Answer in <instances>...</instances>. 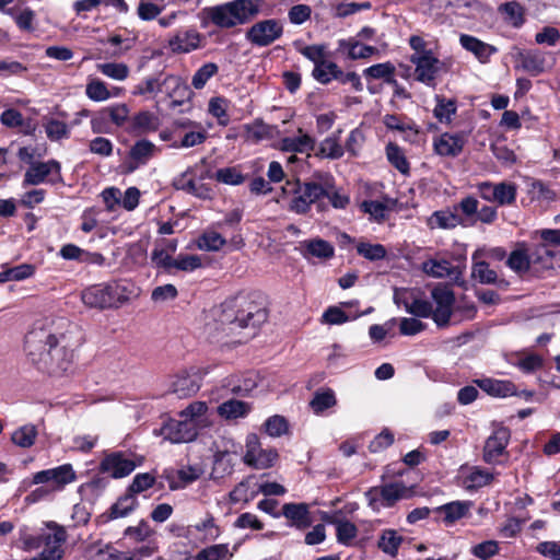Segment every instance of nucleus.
I'll list each match as a JSON object with an SVG mask.
<instances>
[{
  "instance_id": "nucleus-1",
  "label": "nucleus",
  "mask_w": 560,
  "mask_h": 560,
  "mask_svg": "<svg viewBox=\"0 0 560 560\" xmlns=\"http://www.w3.org/2000/svg\"><path fill=\"white\" fill-rule=\"evenodd\" d=\"M139 288L131 281L119 280L91 285L82 291L85 306L97 310L119 308L138 298Z\"/></svg>"
},
{
  "instance_id": "nucleus-2",
  "label": "nucleus",
  "mask_w": 560,
  "mask_h": 560,
  "mask_svg": "<svg viewBox=\"0 0 560 560\" xmlns=\"http://www.w3.org/2000/svg\"><path fill=\"white\" fill-rule=\"evenodd\" d=\"M220 323L234 328L257 327L267 320V312L248 296L238 295L222 304Z\"/></svg>"
},
{
  "instance_id": "nucleus-3",
  "label": "nucleus",
  "mask_w": 560,
  "mask_h": 560,
  "mask_svg": "<svg viewBox=\"0 0 560 560\" xmlns=\"http://www.w3.org/2000/svg\"><path fill=\"white\" fill-rule=\"evenodd\" d=\"M260 10V0H233L205 9L210 22L220 28H232L250 22Z\"/></svg>"
},
{
  "instance_id": "nucleus-4",
  "label": "nucleus",
  "mask_w": 560,
  "mask_h": 560,
  "mask_svg": "<svg viewBox=\"0 0 560 560\" xmlns=\"http://www.w3.org/2000/svg\"><path fill=\"white\" fill-rule=\"evenodd\" d=\"M294 196L289 203V210L298 214H306L312 205H316L318 210H324V195L327 194V186L324 183L315 180L296 182Z\"/></svg>"
},
{
  "instance_id": "nucleus-5",
  "label": "nucleus",
  "mask_w": 560,
  "mask_h": 560,
  "mask_svg": "<svg viewBox=\"0 0 560 560\" xmlns=\"http://www.w3.org/2000/svg\"><path fill=\"white\" fill-rule=\"evenodd\" d=\"M415 486L407 487L401 481L372 487L365 492L369 506L378 512L382 508H392L402 499H410L415 494Z\"/></svg>"
},
{
  "instance_id": "nucleus-6",
  "label": "nucleus",
  "mask_w": 560,
  "mask_h": 560,
  "mask_svg": "<svg viewBox=\"0 0 560 560\" xmlns=\"http://www.w3.org/2000/svg\"><path fill=\"white\" fill-rule=\"evenodd\" d=\"M56 342V335L45 327H36L30 330L24 340V350L30 361L39 369L42 363H47L50 346Z\"/></svg>"
},
{
  "instance_id": "nucleus-7",
  "label": "nucleus",
  "mask_w": 560,
  "mask_h": 560,
  "mask_svg": "<svg viewBox=\"0 0 560 560\" xmlns=\"http://www.w3.org/2000/svg\"><path fill=\"white\" fill-rule=\"evenodd\" d=\"M142 463L143 458L133 454L112 452L101 460L100 471L108 474L114 479H120L129 476Z\"/></svg>"
},
{
  "instance_id": "nucleus-8",
  "label": "nucleus",
  "mask_w": 560,
  "mask_h": 560,
  "mask_svg": "<svg viewBox=\"0 0 560 560\" xmlns=\"http://www.w3.org/2000/svg\"><path fill=\"white\" fill-rule=\"evenodd\" d=\"M61 165L56 160L36 162L26 170L23 178V187L37 186L42 183L51 185L62 183Z\"/></svg>"
},
{
  "instance_id": "nucleus-9",
  "label": "nucleus",
  "mask_w": 560,
  "mask_h": 560,
  "mask_svg": "<svg viewBox=\"0 0 560 560\" xmlns=\"http://www.w3.org/2000/svg\"><path fill=\"white\" fill-rule=\"evenodd\" d=\"M283 34V25L277 19L258 21L245 33V38L254 46L266 47L279 39Z\"/></svg>"
},
{
  "instance_id": "nucleus-10",
  "label": "nucleus",
  "mask_w": 560,
  "mask_h": 560,
  "mask_svg": "<svg viewBox=\"0 0 560 560\" xmlns=\"http://www.w3.org/2000/svg\"><path fill=\"white\" fill-rule=\"evenodd\" d=\"M409 60L415 65V79L429 88H435L443 62L433 52L412 54Z\"/></svg>"
},
{
  "instance_id": "nucleus-11",
  "label": "nucleus",
  "mask_w": 560,
  "mask_h": 560,
  "mask_svg": "<svg viewBox=\"0 0 560 560\" xmlns=\"http://www.w3.org/2000/svg\"><path fill=\"white\" fill-rule=\"evenodd\" d=\"M173 91L174 94L179 93L182 96L190 95L189 89L182 82L179 77L168 74L162 81L158 78H147L140 84L135 86L133 95L156 94L162 91Z\"/></svg>"
},
{
  "instance_id": "nucleus-12",
  "label": "nucleus",
  "mask_w": 560,
  "mask_h": 560,
  "mask_svg": "<svg viewBox=\"0 0 560 560\" xmlns=\"http://www.w3.org/2000/svg\"><path fill=\"white\" fill-rule=\"evenodd\" d=\"M431 298L435 303V308H433V322L441 328L448 326L455 302L453 290L447 285L439 284L432 289Z\"/></svg>"
},
{
  "instance_id": "nucleus-13",
  "label": "nucleus",
  "mask_w": 560,
  "mask_h": 560,
  "mask_svg": "<svg viewBox=\"0 0 560 560\" xmlns=\"http://www.w3.org/2000/svg\"><path fill=\"white\" fill-rule=\"evenodd\" d=\"M77 480V474L71 464L37 471L33 475V485L50 483L54 490L61 491Z\"/></svg>"
},
{
  "instance_id": "nucleus-14",
  "label": "nucleus",
  "mask_w": 560,
  "mask_h": 560,
  "mask_svg": "<svg viewBox=\"0 0 560 560\" xmlns=\"http://www.w3.org/2000/svg\"><path fill=\"white\" fill-rule=\"evenodd\" d=\"M60 338L63 339V336L56 335V342H52L49 350L50 352L47 354L48 361L47 363H42L38 370L49 374H59L69 369L73 353L71 350L67 349L66 346L60 343Z\"/></svg>"
},
{
  "instance_id": "nucleus-15",
  "label": "nucleus",
  "mask_w": 560,
  "mask_h": 560,
  "mask_svg": "<svg viewBox=\"0 0 560 560\" xmlns=\"http://www.w3.org/2000/svg\"><path fill=\"white\" fill-rule=\"evenodd\" d=\"M161 434L171 443H188L198 436V429L196 423L184 418L180 420L170 419L162 427Z\"/></svg>"
},
{
  "instance_id": "nucleus-16",
  "label": "nucleus",
  "mask_w": 560,
  "mask_h": 560,
  "mask_svg": "<svg viewBox=\"0 0 560 560\" xmlns=\"http://www.w3.org/2000/svg\"><path fill=\"white\" fill-rule=\"evenodd\" d=\"M201 34L194 30L177 31L167 40V47L173 54H188L200 47Z\"/></svg>"
},
{
  "instance_id": "nucleus-17",
  "label": "nucleus",
  "mask_w": 560,
  "mask_h": 560,
  "mask_svg": "<svg viewBox=\"0 0 560 560\" xmlns=\"http://www.w3.org/2000/svg\"><path fill=\"white\" fill-rule=\"evenodd\" d=\"M510 441V430L500 427L487 439L483 447V459L488 464H494L504 453Z\"/></svg>"
},
{
  "instance_id": "nucleus-18",
  "label": "nucleus",
  "mask_w": 560,
  "mask_h": 560,
  "mask_svg": "<svg viewBox=\"0 0 560 560\" xmlns=\"http://www.w3.org/2000/svg\"><path fill=\"white\" fill-rule=\"evenodd\" d=\"M516 68H521L530 75H539L546 69L545 54L538 49H520L516 52Z\"/></svg>"
},
{
  "instance_id": "nucleus-19",
  "label": "nucleus",
  "mask_w": 560,
  "mask_h": 560,
  "mask_svg": "<svg viewBox=\"0 0 560 560\" xmlns=\"http://www.w3.org/2000/svg\"><path fill=\"white\" fill-rule=\"evenodd\" d=\"M465 142V133L445 132L434 140L433 147L436 154L455 158L462 153Z\"/></svg>"
},
{
  "instance_id": "nucleus-20",
  "label": "nucleus",
  "mask_w": 560,
  "mask_h": 560,
  "mask_svg": "<svg viewBox=\"0 0 560 560\" xmlns=\"http://www.w3.org/2000/svg\"><path fill=\"white\" fill-rule=\"evenodd\" d=\"M281 514L289 521L290 526L298 529H305L312 525L310 506L306 503H284Z\"/></svg>"
},
{
  "instance_id": "nucleus-21",
  "label": "nucleus",
  "mask_w": 560,
  "mask_h": 560,
  "mask_svg": "<svg viewBox=\"0 0 560 560\" xmlns=\"http://www.w3.org/2000/svg\"><path fill=\"white\" fill-rule=\"evenodd\" d=\"M194 168L188 167L185 172L173 179V187L200 199L209 198L210 189L205 184H197L194 179Z\"/></svg>"
},
{
  "instance_id": "nucleus-22",
  "label": "nucleus",
  "mask_w": 560,
  "mask_h": 560,
  "mask_svg": "<svg viewBox=\"0 0 560 560\" xmlns=\"http://www.w3.org/2000/svg\"><path fill=\"white\" fill-rule=\"evenodd\" d=\"M160 125L161 120L154 113L141 110L130 118L127 131L135 135H145L156 131Z\"/></svg>"
},
{
  "instance_id": "nucleus-23",
  "label": "nucleus",
  "mask_w": 560,
  "mask_h": 560,
  "mask_svg": "<svg viewBox=\"0 0 560 560\" xmlns=\"http://www.w3.org/2000/svg\"><path fill=\"white\" fill-rule=\"evenodd\" d=\"M459 43L464 49L471 52L481 63H487L490 57L498 51L497 47L467 34L460 35Z\"/></svg>"
},
{
  "instance_id": "nucleus-24",
  "label": "nucleus",
  "mask_w": 560,
  "mask_h": 560,
  "mask_svg": "<svg viewBox=\"0 0 560 560\" xmlns=\"http://www.w3.org/2000/svg\"><path fill=\"white\" fill-rule=\"evenodd\" d=\"M475 383L479 388L493 397L505 398L516 394V387L511 381L487 377L476 380Z\"/></svg>"
},
{
  "instance_id": "nucleus-25",
  "label": "nucleus",
  "mask_w": 560,
  "mask_h": 560,
  "mask_svg": "<svg viewBox=\"0 0 560 560\" xmlns=\"http://www.w3.org/2000/svg\"><path fill=\"white\" fill-rule=\"evenodd\" d=\"M301 254L306 259L311 257L328 259L334 256L335 248L329 242L323 238H313L301 243Z\"/></svg>"
},
{
  "instance_id": "nucleus-26",
  "label": "nucleus",
  "mask_w": 560,
  "mask_h": 560,
  "mask_svg": "<svg viewBox=\"0 0 560 560\" xmlns=\"http://www.w3.org/2000/svg\"><path fill=\"white\" fill-rule=\"evenodd\" d=\"M471 506V501H453L438 506L434 511L443 514V522L446 525H452L458 520L465 517L469 513Z\"/></svg>"
},
{
  "instance_id": "nucleus-27",
  "label": "nucleus",
  "mask_w": 560,
  "mask_h": 560,
  "mask_svg": "<svg viewBox=\"0 0 560 560\" xmlns=\"http://www.w3.org/2000/svg\"><path fill=\"white\" fill-rule=\"evenodd\" d=\"M338 52L342 55H347L348 58L355 59H364L372 56L376 48L373 46H368L359 43L355 39H340L338 42Z\"/></svg>"
},
{
  "instance_id": "nucleus-28",
  "label": "nucleus",
  "mask_w": 560,
  "mask_h": 560,
  "mask_svg": "<svg viewBox=\"0 0 560 560\" xmlns=\"http://www.w3.org/2000/svg\"><path fill=\"white\" fill-rule=\"evenodd\" d=\"M435 106L433 108L434 118L445 125L453 121V117L457 112V102L455 98H446L443 95L436 94L434 96Z\"/></svg>"
},
{
  "instance_id": "nucleus-29",
  "label": "nucleus",
  "mask_w": 560,
  "mask_h": 560,
  "mask_svg": "<svg viewBox=\"0 0 560 560\" xmlns=\"http://www.w3.org/2000/svg\"><path fill=\"white\" fill-rule=\"evenodd\" d=\"M529 250L532 266L540 269L553 268V260L556 253L549 248V245L542 241V243L534 245Z\"/></svg>"
},
{
  "instance_id": "nucleus-30",
  "label": "nucleus",
  "mask_w": 560,
  "mask_h": 560,
  "mask_svg": "<svg viewBox=\"0 0 560 560\" xmlns=\"http://www.w3.org/2000/svg\"><path fill=\"white\" fill-rule=\"evenodd\" d=\"M171 388L172 393L176 394L178 398H186L195 395L200 385L195 376L183 373L176 376Z\"/></svg>"
},
{
  "instance_id": "nucleus-31",
  "label": "nucleus",
  "mask_w": 560,
  "mask_h": 560,
  "mask_svg": "<svg viewBox=\"0 0 560 560\" xmlns=\"http://www.w3.org/2000/svg\"><path fill=\"white\" fill-rule=\"evenodd\" d=\"M158 152L159 149L153 142L147 139H141L136 141L135 144L130 148L128 158L130 160L137 161L138 164L145 165L156 155Z\"/></svg>"
},
{
  "instance_id": "nucleus-32",
  "label": "nucleus",
  "mask_w": 560,
  "mask_h": 560,
  "mask_svg": "<svg viewBox=\"0 0 560 560\" xmlns=\"http://www.w3.org/2000/svg\"><path fill=\"white\" fill-rule=\"evenodd\" d=\"M170 489L176 490L186 487L199 478L197 469L189 466L177 471L165 472Z\"/></svg>"
},
{
  "instance_id": "nucleus-33",
  "label": "nucleus",
  "mask_w": 560,
  "mask_h": 560,
  "mask_svg": "<svg viewBox=\"0 0 560 560\" xmlns=\"http://www.w3.org/2000/svg\"><path fill=\"white\" fill-rule=\"evenodd\" d=\"M60 256L67 260L93 261L97 264H102L104 260L102 254H90L74 244L63 245L60 249Z\"/></svg>"
},
{
  "instance_id": "nucleus-34",
  "label": "nucleus",
  "mask_w": 560,
  "mask_h": 560,
  "mask_svg": "<svg viewBox=\"0 0 560 560\" xmlns=\"http://www.w3.org/2000/svg\"><path fill=\"white\" fill-rule=\"evenodd\" d=\"M138 504L137 498L127 491L110 506L108 517L110 520L126 517L137 509Z\"/></svg>"
},
{
  "instance_id": "nucleus-35",
  "label": "nucleus",
  "mask_w": 560,
  "mask_h": 560,
  "mask_svg": "<svg viewBox=\"0 0 560 560\" xmlns=\"http://www.w3.org/2000/svg\"><path fill=\"white\" fill-rule=\"evenodd\" d=\"M395 66L388 61L373 65L366 68L363 73L366 78L382 79L389 85H397V80L395 79Z\"/></svg>"
},
{
  "instance_id": "nucleus-36",
  "label": "nucleus",
  "mask_w": 560,
  "mask_h": 560,
  "mask_svg": "<svg viewBox=\"0 0 560 560\" xmlns=\"http://www.w3.org/2000/svg\"><path fill=\"white\" fill-rule=\"evenodd\" d=\"M337 399L331 388L318 389L314 393L310 407L315 415H320L325 410L336 406Z\"/></svg>"
},
{
  "instance_id": "nucleus-37",
  "label": "nucleus",
  "mask_w": 560,
  "mask_h": 560,
  "mask_svg": "<svg viewBox=\"0 0 560 560\" xmlns=\"http://www.w3.org/2000/svg\"><path fill=\"white\" fill-rule=\"evenodd\" d=\"M464 224L463 219L456 214L455 212H452L450 210H439L433 212L431 218L429 219V225L433 228H440V229H454L457 225Z\"/></svg>"
},
{
  "instance_id": "nucleus-38",
  "label": "nucleus",
  "mask_w": 560,
  "mask_h": 560,
  "mask_svg": "<svg viewBox=\"0 0 560 560\" xmlns=\"http://www.w3.org/2000/svg\"><path fill=\"white\" fill-rule=\"evenodd\" d=\"M404 541V537L395 529H384L378 538L377 547L386 555L395 557Z\"/></svg>"
},
{
  "instance_id": "nucleus-39",
  "label": "nucleus",
  "mask_w": 560,
  "mask_h": 560,
  "mask_svg": "<svg viewBox=\"0 0 560 560\" xmlns=\"http://www.w3.org/2000/svg\"><path fill=\"white\" fill-rule=\"evenodd\" d=\"M329 522L336 527L338 542L348 546L357 537L358 528L352 522L337 516L332 517Z\"/></svg>"
},
{
  "instance_id": "nucleus-40",
  "label": "nucleus",
  "mask_w": 560,
  "mask_h": 560,
  "mask_svg": "<svg viewBox=\"0 0 560 560\" xmlns=\"http://www.w3.org/2000/svg\"><path fill=\"white\" fill-rule=\"evenodd\" d=\"M5 14L10 15L14 20L15 24L21 31L33 32L35 30L34 21L36 14L32 9L24 8L18 11L16 8H9L5 10Z\"/></svg>"
},
{
  "instance_id": "nucleus-41",
  "label": "nucleus",
  "mask_w": 560,
  "mask_h": 560,
  "mask_svg": "<svg viewBox=\"0 0 560 560\" xmlns=\"http://www.w3.org/2000/svg\"><path fill=\"white\" fill-rule=\"evenodd\" d=\"M249 409L248 404L241 400L230 399L218 407V413L222 418L231 420L245 417Z\"/></svg>"
},
{
  "instance_id": "nucleus-42",
  "label": "nucleus",
  "mask_w": 560,
  "mask_h": 560,
  "mask_svg": "<svg viewBox=\"0 0 560 560\" xmlns=\"http://www.w3.org/2000/svg\"><path fill=\"white\" fill-rule=\"evenodd\" d=\"M35 272V266L32 264H21L0 272V283L9 281H22L32 277Z\"/></svg>"
},
{
  "instance_id": "nucleus-43",
  "label": "nucleus",
  "mask_w": 560,
  "mask_h": 560,
  "mask_svg": "<svg viewBox=\"0 0 560 560\" xmlns=\"http://www.w3.org/2000/svg\"><path fill=\"white\" fill-rule=\"evenodd\" d=\"M46 527L51 530V533H42L43 545L45 548L59 547L67 539L66 530L62 526L58 525L55 522H47Z\"/></svg>"
},
{
  "instance_id": "nucleus-44",
  "label": "nucleus",
  "mask_w": 560,
  "mask_h": 560,
  "mask_svg": "<svg viewBox=\"0 0 560 560\" xmlns=\"http://www.w3.org/2000/svg\"><path fill=\"white\" fill-rule=\"evenodd\" d=\"M312 74L319 83L328 84L331 80H337L341 70L335 62L326 60L314 67Z\"/></svg>"
},
{
  "instance_id": "nucleus-45",
  "label": "nucleus",
  "mask_w": 560,
  "mask_h": 560,
  "mask_svg": "<svg viewBox=\"0 0 560 560\" xmlns=\"http://www.w3.org/2000/svg\"><path fill=\"white\" fill-rule=\"evenodd\" d=\"M315 140L308 135L289 137L282 140V149L288 152H307L314 149Z\"/></svg>"
},
{
  "instance_id": "nucleus-46",
  "label": "nucleus",
  "mask_w": 560,
  "mask_h": 560,
  "mask_svg": "<svg viewBox=\"0 0 560 560\" xmlns=\"http://www.w3.org/2000/svg\"><path fill=\"white\" fill-rule=\"evenodd\" d=\"M508 266L518 272H526L532 266L529 250L524 247L513 250L506 261Z\"/></svg>"
},
{
  "instance_id": "nucleus-47",
  "label": "nucleus",
  "mask_w": 560,
  "mask_h": 560,
  "mask_svg": "<svg viewBox=\"0 0 560 560\" xmlns=\"http://www.w3.org/2000/svg\"><path fill=\"white\" fill-rule=\"evenodd\" d=\"M208 410L205 401H194L179 412V417L196 423L197 429L203 427V416Z\"/></svg>"
},
{
  "instance_id": "nucleus-48",
  "label": "nucleus",
  "mask_w": 560,
  "mask_h": 560,
  "mask_svg": "<svg viewBox=\"0 0 560 560\" xmlns=\"http://www.w3.org/2000/svg\"><path fill=\"white\" fill-rule=\"evenodd\" d=\"M37 436V429L34 424H25L12 433V442L23 448L34 445Z\"/></svg>"
},
{
  "instance_id": "nucleus-49",
  "label": "nucleus",
  "mask_w": 560,
  "mask_h": 560,
  "mask_svg": "<svg viewBox=\"0 0 560 560\" xmlns=\"http://www.w3.org/2000/svg\"><path fill=\"white\" fill-rule=\"evenodd\" d=\"M499 11L504 14L505 20L514 27L524 24V8L515 1L506 2L500 5Z\"/></svg>"
},
{
  "instance_id": "nucleus-50",
  "label": "nucleus",
  "mask_w": 560,
  "mask_h": 560,
  "mask_svg": "<svg viewBox=\"0 0 560 560\" xmlns=\"http://www.w3.org/2000/svg\"><path fill=\"white\" fill-rule=\"evenodd\" d=\"M492 479L493 476L488 471L474 468L466 477H464L463 487L466 490H476L489 485Z\"/></svg>"
},
{
  "instance_id": "nucleus-51",
  "label": "nucleus",
  "mask_w": 560,
  "mask_h": 560,
  "mask_svg": "<svg viewBox=\"0 0 560 560\" xmlns=\"http://www.w3.org/2000/svg\"><path fill=\"white\" fill-rule=\"evenodd\" d=\"M386 156L389 163L400 173L407 174L409 172V163L405 156L404 151L398 144L389 142L386 145Z\"/></svg>"
},
{
  "instance_id": "nucleus-52",
  "label": "nucleus",
  "mask_w": 560,
  "mask_h": 560,
  "mask_svg": "<svg viewBox=\"0 0 560 560\" xmlns=\"http://www.w3.org/2000/svg\"><path fill=\"white\" fill-rule=\"evenodd\" d=\"M357 253L370 261H378L386 257L387 249L382 244L360 242L357 245Z\"/></svg>"
},
{
  "instance_id": "nucleus-53",
  "label": "nucleus",
  "mask_w": 560,
  "mask_h": 560,
  "mask_svg": "<svg viewBox=\"0 0 560 560\" xmlns=\"http://www.w3.org/2000/svg\"><path fill=\"white\" fill-rule=\"evenodd\" d=\"M219 67L214 62H207L202 65L192 75L191 85L196 90L202 89L207 82L218 73Z\"/></svg>"
},
{
  "instance_id": "nucleus-54",
  "label": "nucleus",
  "mask_w": 560,
  "mask_h": 560,
  "mask_svg": "<svg viewBox=\"0 0 560 560\" xmlns=\"http://www.w3.org/2000/svg\"><path fill=\"white\" fill-rule=\"evenodd\" d=\"M97 69L104 75L117 80L124 81L129 75V67L122 62H107L97 65Z\"/></svg>"
},
{
  "instance_id": "nucleus-55",
  "label": "nucleus",
  "mask_w": 560,
  "mask_h": 560,
  "mask_svg": "<svg viewBox=\"0 0 560 560\" xmlns=\"http://www.w3.org/2000/svg\"><path fill=\"white\" fill-rule=\"evenodd\" d=\"M494 201L500 206L512 205L516 199V186L511 183L495 184Z\"/></svg>"
},
{
  "instance_id": "nucleus-56",
  "label": "nucleus",
  "mask_w": 560,
  "mask_h": 560,
  "mask_svg": "<svg viewBox=\"0 0 560 560\" xmlns=\"http://www.w3.org/2000/svg\"><path fill=\"white\" fill-rule=\"evenodd\" d=\"M406 311L417 317L433 319V306L432 303L427 300L415 299L411 302H405Z\"/></svg>"
},
{
  "instance_id": "nucleus-57",
  "label": "nucleus",
  "mask_w": 560,
  "mask_h": 560,
  "mask_svg": "<svg viewBox=\"0 0 560 560\" xmlns=\"http://www.w3.org/2000/svg\"><path fill=\"white\" fill-rule=\"evenodd\" d=\"M471 276L480 283L492 284L495 283L498 275L489 267L486 261H477L472 265Z\"/></svg>"
},
{
  "instance_id": "nucleus-58",
  "label": "nucleus",
  "mask_w": 560,
  "mask_h": 560,
  "mask_svg": "<svg viewBox=\"0 0 560 560\" xmlns=\"http://www.w3.org/2000/svg\"><path fill=\"white\" fill-rule=\"evenodd\" d=\"M225 238L217 232H206L198 240V247L201 250L215 252L225 245Z\"/></svg>"
},
{
  "instance_id": "nucleus-59",
  "label": "nucleus",
  "mask_w": 560,
  "mask_h": 560,
  "mask_svg": "<svg viewBox=\"0 0 560 560\" xmlns=\"http://www.w3.org/2000/svg\"><path fill=\"white\" fill-rule=\"evenodd\" d=\"M278 458L276 450H262L260 448L255 455L254 459H250L246 465L256 469H266L271 467Z\"/></svg>"
},
{
  "instance_id": "nucleus-60",
  "label": "nucleus",
  "mask_w": 560,
  "mask_h": 560,
  "mask_svg": "<svg viewBox=\"0 0 560 560\" xmlns=\"http://www.w3.org/2000/svg\"><path fill=\"white\" fill-rule=\"evenodd\" d=\"M264 425H265V430H266L267 434L272 438L281 436V435L285 434L289 430V423H288L287 419L279 415L269 417L265 421Z\"/></svg>"
},
{
  "instance_id": "nucleus-61",
  "label": "nucleus",
  "mask_w": 560,
  "mask_h": 560,
  "mask_svg": "<svg viewBox=\"0 0 560 560\" xmlns=\"http://www.w3.org/2000/svg\"><path fill=\"white\" fill-rule=\"evenodd\" d=\"M154 483H155V477L152 474H150V472L137 474L133 477L132 482L129 485L127 491L129 493H131L133 497H136V494L141 493V492L150 489L151 487H153Z\"/></svg>"
},
{
  "instance_id": "nucleus-62",
  "label": "nucleus",
  "mask_w": 560,
  "mask_h": 560,
  "mask_svg": "<svg viewBox=\"0 0 560 560\" xmlns=\"http://www.w3.org/2000/svg\"><path fill=\"white\" fill-rule=\"evenodd\" d=\"M361 209L371 215L377 222H383L389 211L388 207L377 200H365L361 203Z\"/></svg>"
},
{
  "instance_id": "nucleus-63",
  "label": "nucleus",
  "mask_w": 560,
  "mask_h": 560,
  "mask_svg": "<svg viewBox=\"0 0 560 560\" xmlns=\"http://www.w3.org/2000/svg\"><path fill=\"white\" fill-rule=\"evenodd\" d=\"M256 495L255 491H252L249 489V480H243L238 485L234 487V489L230 492V501L232 503H238L244 502L248 503L252 501Z\"/></svg>"
},
{
  "instance_id": "nucleus-64",
  "label": "nucleus",
  "mask_w": 560,
  "mask_h": 560,
  "mask_svg": "<svg viewBox=\"0 0 560 560\" xmlns=\"http://www.w3.org/2000/svg\"><path fill=\"white\" fill-rule=\"evenodd\" d=\"M213 177L217 182L226 185H240L245 179L243 174L236 167L219 168Z\"/></svg>"
}]
</instances>
